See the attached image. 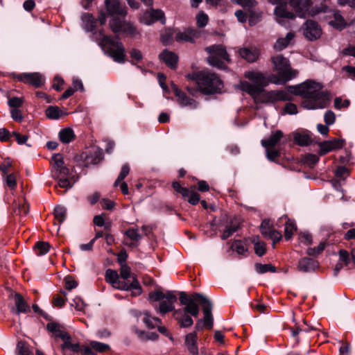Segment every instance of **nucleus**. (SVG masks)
Instances as JSON below:
<instances>
[{
  "mask_svg": "<svg viewBox=\"0 0 355 355\" xmlns=\"http://www.w3.org/2000/svg\"><path fill=\"white\" fill-rule=\"evenodd\" d=\"M325 245V243H320L317 247L308 248L306 253L309 256H317L324 250Z\"/></svg>",
  "mask_w": 355,
  "mask_h": 355,
  "instance_id": "50",
  "label": "nucleus"
},
{
  "mask_svg": "<svg viewBox=\"0 0 355 355\" xmlns=\"http://www.w3.org/2000/svg\"><path fill=\"white\" fill-rule=\"evenodd\" d=\"M254 267L257 272L259 274H263L267 272H275L276 271V268L272 264L256 263Z\"/></svg>",
  "mask_w": 355,
  "mask_h": 355,
  "instance_id": "38",
  "label": "nucleus"
},
{
  "mask_svg": "<svg viewBox=\"0 0 355 355\" xmlns=\"http://www.w3.org/2000/svg\"><path fill=\"white\" fill-rule=\"evenodd\" d=\"M319 267V263L312 259L304 257L301 259L297 264V269L302 272H311Z\"/></svg>",
  "mask_w": 355,
  "mask_h": 355,
  "instance_id": "20",
  "label": "nucleus"
},
{
  "mask_svg": "<svg viewBox=\"0 0 355 355\" xmlns=\"http://www.w3.org/2000/svg\"><path fill=\"white\" fill-rule=\"evenodd\" d=\"M274 14L278 19H294L295 15L287 9L286 3L275 7Z\"/></svg>",
  "mask_w": 355,
  "mask_h": 355,
  "instance_id": "27",
  "label": "nucleus"
},
{
  "mask_svg": "<svg viewBox=\"0 0 355 355\" xmlns=\"http://www.w3.org/2000/svg\"><path fill=\"white\" fill-rule=\"evenodd\" d=\"M295 33L288 32L285 37H279L273 45V49L277 51H281L286 49L294 40Z\"/></svg>",
  "mask_w": 355,
  "mask_h": 355,
  "instance_id": "24",
  "label": "nucleus"
},
{
  "mask_svg": "<svg viewBox=\"0 0 355 355\" xmlns=\"http://www.w3.org/2000/svg\"><path fill=\"white\" fill-rule=\"evenodd\" d=\"M62 349H69L73 352H78L81 349V347L78 343L72 344L70 339L64 340V343L61 345Z\"/></svg>",
  "mask_w": 355,
  "mask_h": 355,
  "instance_id": "49",
  "label": "nucleus"
},
{
  "mask_svg": "<svg viewBox=\"0 0 355 355\" xmlns=\"http://www.w3.org/2000/svg\"><path fill=\"white\" fill-rule=\"evenodd\" d=\"M267 238L272 240V241H273V247H275V243H277V242H279L282 239V235L280 232H279L277 230H273L268 235Z\"/></svg>",
  "mask_w": 355,
  "mask_h": 355,
  "instance_id": "61",
  "label": "nucleus"
},
{
  "mask_svg": "<svg viewBox=\"0 0 355 355\" xmlns=\"http://www.w3.org/2000/svg\"><path fill=\"white\" fill-rule=\"evenodd\" d=\"M299 239L301 243L305 245H310L312 243V236L309 233H301Z\"/></svg>",
  "mask_w": 355,
  "mask_h": 355,
  "instance_id": "64",
  "label": "nucleus"
},
{
  "mask_svg": "<svg viewBox=\"0 0 355 355\" xmlns=\"http://www.w3.org/2000/svg\"><path fill=\"white\" fill-rule=\"evenodd\" d=\"M164 297L165 293L160 290L150 292L148 295V299L151 302H160L162 300L164 299Z\"/></svg>",
  "mask_w": 355,
  "mask_h": 355,
  "instance_id": "43",
  "label": "nucleus"
},
{
  "mask_svg": "<svg viewBox=\"0 0 355 355\" xmlns=\"http://www.w3.org/2000/svg\"><path fill=\"white\" fill-rule=\"evenodd\" d=\"M177 297L173 291H168L165 293L164 300H162L157 306H155L157 313L165 315L175 309L174 304L177 302Z\"/></svg>",
  "mask_w": 355,
  "mask_h": 355,
  "instance_id": "12",
  "label": "nucleus"
},
{
  "mask_svg": "<svg viewBox=\"0 0 355 355\" xmlns=\"http://www.w3.org/2000/svg\"><path fill=\"white\" fill-rule=\"evenodd\" d=\"M102 38L101 45L108 51L110 55L115 62L122 63L124 62L125 48L119 37H112L110 36L101 34Z\"/></svg>",
  "mask_w": 355,
  "mask_h": 355,
  "instance_id": "9",
  "label": "nucleus"
},
{
  "mask_svg": "<svg viewBox=\"0 0 355 355\" xmlns=\"http://www.w3.org/2000/svg\"><path fill=\"white\" fill-rule=\"evenodd\" d=\"M50 248V245L47 242L38 241L35 243L34 250L37 256H42L46 254Z\"/></svg>",
  "mask_w": 355,
  "mask_h": 355,
  "instance_id": "34",
  "label": "nucleus"
},
{
  "mask_svg": "<svg viewBox=\"0 0 355 355\" xmlns=\"http://www.w3.org/2000/svg\"><path fill=\"white\" fill-rule=\"evenodd\" d=\"M239 53L240 56L247 62H254L259 59L260 51L256 48L244 47L239 49Z\"/></svg>",
  "mask_w": 355,
  "mask_h": 355,
  "instance_id": "21",
  "label": "nucleus"
},
{
  "mask_svg": "<svg viewBox=\"0 0 355 355\" xmlns=\"http://www.w3.org/2000/svg\"><path fill=\"white\" fill-rule=\"evenodd\" d=\"M293 138L295 143L301 146H308L311 143V139L307 133L295 132Z\"/></svg>",
  "mask_w": 355,
  "mask_h": 355,
  "instance_id": "32",
  "label": "nucleus"
},
{
  "mask_svg": "<svg viewBox=\"0 0 355 355\" xmlns=\"http://www.w3.org/2000/svg\"><path fill=\"white\" fill-rule=\"evenodd\" d=\"M121 268L120 270V276L124 280H127L131 277L130 268L125 264H121Z\"/></svg>",
  "mask_w": 355,
  "mask_h": 355,
  "instance_id": "60",
  "label": "nucleus"
},
{
  "mask_svg": "<svg viewBox=\"0 0 355 355\" xmlns=\"http://www.w3.org/2000/svg\"><path fill=\"white\" fill-rule=\"evenodd\" d=\"M344 146V141L343 140L338 139H334L331 141H325L319 144L320 151L319 154L320 155H324L328 153L329 152L336 150L340 149L343 148Z\"/></svg>",
  "mask_w": 355,
  "mask_h": 355,
  "instance_id": "19",
  "label": "nucleus"
},
{
  "mask_svg": "<svg viewBox=\"0 0 355 355\" xmlns=\"http://www.w3.org/2000/svg\"><path fill=\"white\" fill-rule=\"evenodd\" d=\"M75 138L73 130L70 128L62 129L59 132V139L64 144L72 141Z\"/></svg>",
  "mask_w": 355,
  "mask_h": 355,
  "instance_id": "31",
  "label": "nucleus"
},
{
  "mask_svg": "<svg viewBox=\"0 0 355 355\" xmlns=\"http://www.w3.org/2000/svg\"><path fill=\"white\" fill-rule=\"evenodd\" d=\"M239 229V226L235 224H231L228 226L221 234L222 240H226L230 236H231L235 232H236Z\"/></svg>",
  "mask_w": 355,
  "mask_h": 355,
  "instance_id": "45",
  "label": "nucleus"
},
{
  "mask_svg": "<svg viewBox=\"0 0 355 355\" xmlns=\"http://www.w3.org/2000/svg\"><path fill=\"white\" fill-rule=\"evenodd\" d=\"M12 166V162L9 158H6L2 164H0V171L4 175L8 174L9 172V168Z\"/></svg>",
  "mask_w": 355,
  "mask_h": 355,
  "instance_id": "62",
  "label": "nucleus"
},
{
  "mask_svg": "<svg viewBox=\"0 0 355 355\" xmlns=\"http://www.w3.org/2000/svg\"><path fill=\"white\" fill-rule=\"evenodd\" d=\"M288 91L304 98L302 106L308 110L323 109L329 103L327 92L322 90V85L313 80H306L297 86L288 87Z\"/></svg>",
  "mask_w": 355,
  "mask_h": 355,
  "instance_id": "1",
  "label": "nucleus"
},
{
  "mask_svg": "<svg viewBox=\"0 0 355 355\" xmlns=\"http://www.w3.org/2000/svg\"><path fill=\"white\" fill-rule=\"evenodd\" d=\"M159 58L170 68H175L178 62V56L174 53L164 50L159 54Z\"/></svg>",
  "mask_w": 355,
  "mask_h": 355,
  "instance_id": "26",
  "label": "nucleus"
},
{
  "mask_svg": "<svg viewBox=\"0 0 355 355\" xmlns=\"http://www.w3.org/2000/svg\"><path fill=\"white\" fill-rule=\"evenodd\" d=\"M53 214H54V216H55V220L59 223H61L66 218L67 209H66L65 207H64L62 206H57L54 209Z\"/></svg>",
  "mask_w": 355,
  "mask_h": 355,
  "instance_id": "37",
  "label": "nucleus"
},
{
  "mask_svg": "<svg viewBox=\"0 0 355 355\" xmlns=\"http://www.w3.org/2000/svg\"><path fill=\"white\" fill-rule=\"evenodd\" d=\"M179 295L180 304L184 306V311L190 313V315L193 317H197L199 314V304L202 305L204 326L207 329H211L214 319L211 313L212 304L211 301L205 295L198 293H193L191 295H189L186 292L181 291Z\"/></svg>",
  "mask_w": 355,
  "mask_h": 355,
  "instance_id": "2",
  "label": "nucleus"
},
{
  "mask_svg": "<svg viewBox=\"0 0 355 355\" xmlns=\"http://www.w3.org/2000/svg\"><path fill=\"white\" fill-rule=\"evenodd\" d=\"M17 355H33L32 352L29 349L28 345L23 341H19L17 345Z\"/></svg>",
  "mask_w": 355,
  "mask_h": 355,
  "instance_id": "39",
  "label": "nucleus"
},
{
  "mask_svg": "<svg viewBox=\"0 0 355 355\" xmlns=\"http://www.w3.org/2000/svg\"><path fill=\"white\" fill-rule=\"evenodd\" d=\"M233 3L239 5L243 8L249 9L254 8L257 5L256 0H231Z\"/></svg>",
  "mask_w": 355,
  "mask_h": 355,
  "instance_id": "42",
  "label": "nucleus"
},
{
  "mask_svg": "<svg viewBox=\"0 0 355 355\" xmlns=\"http://www.w3.org/2000/svg\"><path fill=\"white\" fill-rule=\"evenodd\" d=\"M66 299L62 297L60 295H55L53 298V304L55 306L62 307L64 305Z\"/></svg>",
  "mask_w": 355,
  "mask_h": 355,
  "instance_id": "63",
  "label": "nucleus"
},
{
  "mask_svg": "<svg viewBox=\"0 0 355 355\" xmlns=\"http://www.w3.org/2000/svg\"><path fill=\"white\" fill-rule=\"evenodd\" d=\"M24 103L23 98L12 97L8 99V104L12 109H18Z\"/></svg>",
  "mask_w": 355,
  "mask_h": 355,
  "instance_id": "51",
  "label": "nucleus"
},
{
  "mask_svg": "<svg viewBox=\"0 0 355 355\" xmlns=\"http://www.w3.org/2000/svg\"><path fill=\"white\" fill-rule=\"evenodd\" d=\"M205 51L209 54L207 60L209 65L220 69H227L226 62H230V58L223 45H211L207 46Z\"/></svg>",
  "mask_w": 355,
  "mask_h": 355,
  "instance_id": "7",
  "label": "nucleus"
},
{
  "mask_svg": "<svg viewBox=\"0 0 355 355\" xmlns=\"http://www.w3.org/2000/svg\"><path fill=\"white\" fill-rule=\"evenodd\" d=\"M265 148L266 150L267 158L270 161H275V159L280 155L279 151L273 147H268Z\"/></svg>",
  "mask_w": 355,
  "mask_h": 355,
  "instance_id": "54",
  "label": "nucleus"
},
{
  "mask_svg": "<svg viewBox=\"0 0 355 355\" xmlns=\"http://www.w3.org/2000/svg\"><path fill=\"white\" fill-rule=\"evenodd\" d=\"M11 298L15 304V309H13L15 314L28 313L31 311L29 305L20 293H15L11 296Z\"/></svg>",
  "mask_w": 355,
  "mask_h": 355,
  "instance_id": "17",
  "label": "nucleus"
},
{
  "mask_svg": "<svg viewBox=\"0 0 355 355\" xmlns=\"http://www.w3.org/2000/svg\"><path fill=\"white\" fill-rule=\"evenodd\" d=\"M291 94L288 89L283 90H273L266 93V97L268 98L270 101H289L291 100Z\"/></svg>",
  "mask_w": 355,
  "mask_h": 355,
  "instance_id": "22",
  "label": "nucleus"
},
{
  "mask_svg": "<svg viewBox=\"0 0 355 355\" xmlns=\"http://www.w3.org/2000/svg\"><path fill=\"white\" fill-rule=\"evenodd\" d=\"M184 315L182 318L178 319V322L182 327H189L193 325V321L190 315L184 311Z\"/></svg>",
  "mask_w": 355,
  "mask_h": 355,
  "instance_id": "46",
  "label": "nucleus"
},
{
  "mask_svg": "<svg viewBox=\"0 0 355 355\" xmlns=\"http://www.w3.org/2000/svg\"><path fill=\"white\" fill-rule=\"evenodd\" d=\"M196 82L198 89L205 94H213L223 87V83L216 73L209 71H198L188 76Z\"/></svg>",
  "mask_w": 355,
  "mask_h": 355,
  "instance_id": "5",
  "label": "nucleus"
},
{
  "mask_svg": "<svg viewBox=\"0 0 355 355\" xmlns=\"http://www.w3.org/2000/svg\"><path fill=\"white\" fill-rule=\"evenodd\" d=\"M270 60L274 66V70L278 73V75L272 74L270 76L271 83L276 85L285 84L296 77L297 71L291 68L288 58L282 55H275L271 57Z\"/></svg>",
  "mask_w": 355,
  "mask_h": 355,
  "instance_id": "4",
  "label": "nucleus"
},
{
  "mask_svg": "<svg viewBox=\"0 0 355 355\" xmlns=\"http://www.w3.org/2000/svg\"><path fill=\"white\" fill-rule=\"evenodd\" d=\"M171 89L174 95L177 97V101L180 106L187 107L191 110H194L198 107V103L195 99L188 96L187 94L182 92L176 85L172 84Z\"/></svg>",
  "mask_w": 355,
  "mask_h": 355,
  "instance_id": "13",
  "label": "nucleus"
},
{
  "mask_svg": "<svg viewBox=\"0 0 355 355\" xmlns=\"http://www.w3.org/2000/svg\"><path fill=\"white\" fill-rule=\"evenodd\" d=\"M272 225L269 220H263L260 225V231L262 235L268 237V235L273 230Z\"/></svg>",
  "mask_w": 355,
  "mask_h": 355,
  "instance_id": "47",
  "label": "nucleus"
},
{
  "mask_svg": "<svg viewBox=\"0 0 355 355\" xmlns=\"http://www.w3.org/2000/svg\"><path fill=\"white\" fill-rule=\"evenodd\" d=\"M105 3L108 14L112 16L109 25L114 33H123L130 36L139 34L137 28L132 23L119 17H125L127 14L126 7L119 0H105Z\"/></svg>",
  "mask_w": 355,
  "mask_h": 355,
  "instance_id": "3",
  "label": "nucleus"
},
{
  "mask_svg": "<svg viewBox=\"0 0 355 355\" xmlns=\"http://www.w3.org/2000/svg\"><path fill=\"white\" fill-rule=\"evenodd\" d=\"M125 234L130 240L134 241H137L141 239V236L139 234L138 229L129 228L125 231Z\"/></svg>",
  "mask_w": 355,
  "mask_h": 355,
  "instance_id": "48",
  "label": "nucleus"
},
{
  "mask_svg": "<svg viewBox=\"0 0 355 355\" xmlns=\"http://www.w3.org/2000/svg\"><path fill=\"white\" fill-rule=\"evenodd\" d=\"M13 77L21 83L31 85L35 87H40L44 83L42 75L37 72L14 74Z\"/></svg>",
  "mask_w": 355,
  "mask_h": 355,
  "instance_id": "11",
  "label": "nucleus"
},
{
  "mask_svg": "<svg viewBox=\"0 0 355 355\" xmlns=\"http://www.w3.org/2000/svg\"><path fill=\"white\" fill-rule=\"evenodd\" d=\"M62 114V110L57 106H49L46 110V115L51 119H58Z\"/></svg>",
  "mask_w": 355,
  "mask_h": 355,
  "instance_id": "35",
  "label": "nucleus"
},
{
  "mask_svg": "<svg viewBox=\"0 0 355 355\" xmlns=\"http://www.w3.org/2000/svg\"><path fill=\"white\" fill-rule=\"evenodd\" d=\"M268 1L272 5L278 6L288 3L295 11L296 15L301 18L306 17L311 6V0H268Z\"/></svg>",
  "mask_w": 355,
  "mask_h": 355,
  "instance_id": "10",
  "label": "nucleus"
},
{
  "mask_svg": "<svg viewBox=\"0 0 355 355\" xmlns=\"http://www.w3.org/2000/svg\"><path fill=\"white\" fill-rule=\"evenodd\" d=\"M202 32L195 28H188L184 32H179L175 35L177 42H195L196 40L200 37Z\"/></svg>",
  "mask_w": 355,
  "mask_h": 355,
  "instance_id": "18",
  "label": "nucleus"
},
{
  "mask_svg": "<svg viewBox=\"0 0 355 355\" xmlns=\"http://www.w3.org/2000/svg\"><path fill=\"white\" fill-rule=\"evenodd\" d=\"M296 231V226L293 222H292L290 219H288L285 224L284 227V236L286 240H289L291 239L294 232Z\"/></svg>",
  "mask_w": 355,
  "mask_h": 355,
  "instance_id": "36",
  "label": "nucleus"
},
{
  "mask_svg": "<svg viewBox=\"0 0 355 355\" xmlns=\"http://www.w3.org/2000/svg\"><path fill=\"white\" fill-rule=\"evenodd\" d=\"M53 162V169H57L65 166L63 161V157L61 154H55L52 157Z\"/></svg>",
  "mask_w": 355,
  "mask_h": 355,
  "instance_id": "53",
  "label": "nucleus"
},
{
  "mask_svg": "<svg viewBox=\"0 0 355 355\" xmlns=\"http://www.w3.org/2000/svg\"><path fill=\"white\" fill-rule=\"evenodd\" d=\"M252 243L254 245V252L259 257H262L266 251L265 243L260 241L258 236L252 239Z\"/></svg>",
  "mask_w": 355,
  "mask_h": 355,
  "instance_id": "33",
  "label": "nucleus"
},
{
  "mask_svg": "<svg viewBox=\"0 0 355 355\" xmlns=\"http://www.w3.org/2000/svg\"><path fill=\"white\" fill-rule=\"evenodd\" d=\"M208 19H209V18H208L207 15H206L203 12H200L196 16V21H197L198 26L200 28L205 27L208 22Z\"/></svg>",
  "mask_w": 355,
  "mask_h": 355,
  "instance_id": "55",
  "label": "nucleus"
},
{
  "mask_svg": "<svg viewBox=\"0 0 355 355\" xmlns=\"http://www.w3.org/2000/svg\"><path fill=\"white\" fill-rule=\"evenodd\" d=\"M89 345L94 351L100 353L107 352L110 349V346L107 344L97 341H91L89 343Z\"/></svg>",
  "mask_w": 355,
  "mask_h": 355,
  "instance_id": "40",
  "label": "nucleus"
},
{
  "mask_svg": "<svg viewBox=\"0 0 355 355\" xmlns=\"http://www.w3.org/2000/svg\"><path fill=\"white\" fill-rule=\"evenodd\" d=\"M284 133L282 130H277L271 133L270 136L267 139L261 141V145L264 148L275 147L283 137Z\"/></svg>",
  "mask_w": 355,
  "mask_h": 355,
  "instance_id": "25",
  "label": "nucleus"
},
{
  "mask_svg": "<svg viewBox=\"0 0 355 355\" xmlns=\"http://www.w3.org/2000/svg\"><path fill=\"white\" fill-rule=\"evenodd\" d=\"M232 247L239 254H243L247 251V248L240 241H235Z\"/></svg>",
  "mask_w": 355,
  "mask_h": 355,
  "instance_id": "59",
  "label": "nucleus"
},
{
  "mask_svg": "<svg viewBox=\"0 0 355 355\" xmlns=\"http://www.w3.org/2000/svg\"><path fill=\"white\" fill-rule=\"evenodd\" d=\"M29 212V205L24 202L22 205H19L18 207L15 209V213L19 216H26Z\"/></svg>",
  "mask_w": 355,
  "mask_h": 355,
  "instance_id": "56",
  "label": "nucleus"
},
{
  "mask_svg": "<svg viewBox=\"0 0 355 355\" xmlns=\"http://www.w3.org/2000/svg\"><path fill=\"white\" fill-rule=\"evenodd\" d=\"M105 280L110 284L114 288L123 290L132 291V295L134 296L139 295L141 293V288L139 282L135 276L132 277V281L130 284L119 280V276L116 270L108 269L105 275Z\"/></svg>",
  "mask_w": 355,
  "mask_h": 355,
  "instance_id": "8",
  "label": "nucleus"
},
{
  "mask_svg": "<svg viewBox=\"0 0 355 355\" xmlns=\"http://www.w3.org/2000/svg\"><path fill=\"white\" fill-rule=\"evenodd\" d=\"M185 345L190 354L192 355L198 354V348L197 346V334L196 332L188 334L186 336Z\"/></svg>",
  "mask_w": 355,
  "mask_h": 355,
  "instance_id": "23",
  "label": "nucleus"
},
{
  "mask_svg": "<svg viewBox=\"0 0 355 355\" xmlns=\"http://www.w3.org/2000/svg\"><path fill=\"white\" fill-rule=\"evenodd\" d=\"M350 101L348 99L343 100L340 97H336L334 99V107L340 110L341 108H347L349 106Z\"/></svg>",
  "mask_w": 355,
  "mask_h": 355,
  "instance_id": "52",
  "label": "nucleus"
},
{
  "mask_svg": "<svg viewBox=\"0 0 355 355\" xmlns=\"http://www.w3.org/2000/svg\"><path fill=\"white\" fill-rule=\"evenodd\" d=\"M303 34L307 40L313 41L320 37L322 30L315 21L307 20L303 26Z\"/></svg>",
  "mask_w": 355,
  "mask_h": 355,
  "instance_id": "16",
  "label": "nucleus"
},
{
  "mask_svg": "<svg viewBox=\"0 0 355 355\" xmlns=\"http://www.w3.org/2000/svg\"><path fill=\"white\" fill-rule=\"evenodd\" d=\"M173 188L176 192L180 193L184 198L189 197L191 193L187 188L182 187L178 182L173 183Z\"/></svg>",
  "mask_w": 355,
  "mask_h": 355,
  "instance_id": "44",
  "label": "nucleus"
},
{
  "mask_svg": "<svg viewBox=\"0 0 355 355\" xmlns=\"http://www.w3.org/2000/svg\"><path fill=\"white\" fill-rule=\"evenodd\" d=\"M262 12H250V17H249V24L250 26H254L257 23H258L261 18Z\"/></svg>",
  "mask_w": 355,
  "mask_h": 355,
  "instance_id": "57",
  "label": "nucleus"
},
{
  "mask_svg": "<svg viewBox=\"0 0 355 355\" xmlns=\"http://www.w3.org/2000/svg\"><path fill=\"white\" fill-rule=\"evenodd\" d=\"M46 329L49 331L52 332L55 337L60 338L62 340L71 339L70 335L67 332L61 330L60 326L57 323H48Z\"/></svg>",
  "mask_w": 355,
  "mask_h": 355,
  "instance_id": "28",
  "label": "nucleus"
},
{
  "mask_svg": "<svg viewBox=\"0 0 355 355\" xmlns=\"http://www.w3.org/2000/svg\"><path fill=\"white\" fill-rule=\"evenodd\" d=\"M329 24L338 30H343L347 26V22L339 10L334 12V19L331 20Z\"/></svg>",
  "mask_w": 355,
  "mask_h": 355,
  "instance_id": "29",
  "label": "nucleus"
},
{
  "mask_svg": "<svg viewBox=\"0 0 355 355\" xmlns=\"http://www.w3.org/2000/svg\"><path fill=\"white\" fill-rule=\"evenodd\" d=\"M157 20H160L162 24L165 22L164 14L161 10L150 8L139 17V21L146 25H150Z\"/></svg>",
  "mask_w": 355,
  "mask_h": 355,
  "instance_id": "15",
  "label": "nucleus"
},
{
  "mask_svg": "<svg viewBox=\"0 0 355 355\" xmlns=\"http://www.w3.org/2000/svg\"><path fill=\"white\" fill-rule=\"evenodd\" d=\"M51 172L53 177L58 180L60 187L65 189L72 187L73 183L70 181L71 174L68 168L64 166L57 169H52Z\"/></svg>",
  "mask_w": 355,
  "mask_h": 355,
  "instance_id": "14",
  "label": "nucleus"
},
{
  "mask_svg": "<svg viewBox=\"0 0 355 355\" xmlns=\"http://www.w3.org/2000/svg\"><path fill=\"white\" fill-rule=\"evenodd\" d=\"M142 314L144 315L143 322L150 329H154L162 323V320L159 318L151 316L147 311H144Z\"/></svg>",
  "mask_w": 355,
  "mask_h": 355,
  "instance_id": "30",
  "label": "nucleus"
},
{
  "mask_svg": "<svg viewBox=\"0 0 355 355\" xmlns=\"http://www.w3.org/2000/svg\"><path fill=\"white\" fill-rule=\"evenodd\" d=\"M4 181L7 187L11 190H13L17 187V177L14 173L6 174L4 178Z\"/></svg>",
  "mask_w": 355,
  "mask_h": 355,
  "instance_id": "41",
  "label": "nucleus"
},
{
  "mask_svg": "<svg viewBox=\"0 0 355 355\" xmlns=\"http://www.w3.org/2000/svg\"><path fill=\"white\" fill-rule=\"evenodd\" d=\"M324 120L327 125L334 124L336 120V115L334 112L331 110L327 111L324 116Z\"/></svg>",
  "mask_w": 355,
  "mask_h": 355,
  "instance_id": "58",
  "label": "nucleus"
},
{
  "mask_svg": "<svg viewBox=\"0 0 355 355\" xmlns=\"http://www.w3.org/2000/svg\"><path fill=\"white\" fill-rule=\"evenodd\" d=\"M244 77L248 79L252 83L248 81H241L240 87L241 90L247 92L253 97H256L263 92V87H266L270 81V76L266 78L263 73L256 71H249L244 73Z\"/></svg>",
  "mask_w": 355,
  "mask_h": 355,
  "instance_id": "6",
  "label": "nucleus"
}]
</instances>
